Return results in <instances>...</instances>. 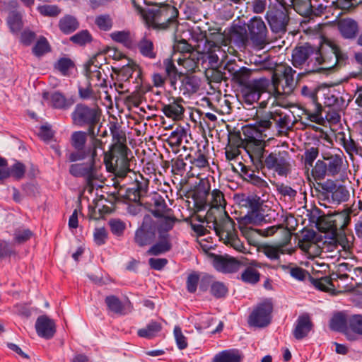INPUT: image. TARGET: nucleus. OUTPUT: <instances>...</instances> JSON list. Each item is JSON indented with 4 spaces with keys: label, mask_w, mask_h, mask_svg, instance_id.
<instances>
[{
    "label": "nucleus",
    "mask_w": 362,
    "mask_h": 362,
    "mask_svg": "<svg viewBox=\"0 0 362 362\" xmlns=\"http://www.w3.org/2000/svg\"><path fill=\"white\" fill-rule=\"evenodd\" d=\"M233 199L240 209L246 210V214L238 220L240 230L243 234L248 225L259 226L263 223L274 222L279 216V214L271 209L268 210V214H264V201L254 192L235 194Z\"/></svg>",
    "instance_id": "obj_1"
},
{
    "label": "nucleus",
    "mask_w": 362,
    "mask_h": 362,
    "mask_svg": "<svg viewBox=\"0 0 362 362\" xmlns=\"http://www.w3.org/2000/svg\"><path fill=\"white\" fill-rule=\"evenodd\" d=\"M267 146H262L250 150V159L260 169H267L279 176L286 177L291 173V156L286 151H269Z\"/></svg>",
    "instance_id": "obj_2"
},
{
    "label": "nucleus",
    "mask_w": 362,
    "mask_h": 362,
    "mask_svg": "<svg viewBox=\"0 0 362 362\" xmlns=\"http://www.w3.org/2000/svg\"><path fill=\"white\" fill-rule=\"evenodd\" d=\"M88 135V129L87 132L75 131L72 132L69 142L74 151L66 154L67 161L74 163L86 159L89 155H92L93 151H94L95 153H98V148L102 147L103 142L95 136H91L92 139L86 145Z\"/></svg>",
    "instance_id": "obj_3"
},
{
    "label": "nucleus",
    "mask_w": 362,
    "mask_h": 362,
    "mask_svg": "<svg viewBox=\"0 0 362 362\" xmlns=\"http://www.w3.org/2000/svg\"><path fill=\"white\" fill-rule=\"evenodd\" d=\"M318 49L316 45L305 42L296 46L292 52L291 63L296 68L303 69L298 76H303L320 72L322 68L319 66V57H317Z\"/></svg>",
    "instance_id": "obj_4"
},
{
    "label": "nucleus",
    "mask_w": 362,
    "mask_h": 362,
    "mask_svg": "<svg viewBox=\"0 0 362 362\" xmlns=\"http://www.w3.org/2000/svg\"><path fill=\"white\" fill-rule=\"evenodd\" d=\"M102 110L97 103L88 105L80 103L76 105L71 114L74 124L78 127H87L89 136H95L96 125L100 122Z\"/></svg>",
    "instance_id": "obj_5"
},
{
    "label": "nucleus",
    "mask_w": 362,
    "mask_h": 362,
    "mask_svg": "<svg viewBox=\"0 0 362 362\" xmlns=\"http://www.w3.org/2000/svg\"><path fill=\"white\" fill-rule=\"evenodd\" d=\"M272 128L269 112L261 117L257 116L253 124L245 126L243 128V134L247 138V148L252 150L259 146H267L264 139L269 136L267 132H273Z\"/></svg>",
    "instance_id": "obj_6"
},
{
    "label": "nucleus",
    "mask_w": 362,
    "mask_h": 362,
    "mask_svg": "<svg viewBox=\"0 0 362 362\" xmlns=\"http://www.w3.org/2000/svg\"><path fill=\"white\" fill-rule=\"evenodd\" d=\"M129 153L132 151L127 145H111L104 158L107 170L115 173L118 177H126L130 172Z\"/></svg>",
    "instance_id": "obj_7"
},
{
    "label": "nucleus",
    "mask_w": 362,
    "mask_h": 362,
    "mask_svg": "<svg viewBox=\"0 0 362 362\" xmlns=\"http://www.w3.org/2000/svg\"><path fill=\"white\" fill-rule=\"evenodd\" d=\"M179 12L172 5L163 4L156 9H148L143 20L148 28L156 30H165L170 25L175 24Z\"/></svg>",
    "instance_id": "obj_8"
},
{
    "label": "nucleus",
    "mask_w": 362,
    "mask_h": 362,
    "mask_svg": "<svg viewBox=\"0 0 362 362\" xmlns=\"http://www.w3.org/2000/svg\"><path fill=\"white\" fill-rule=\"evenodd\" d=\"M98 153L93 151L92 155H89L86 162L76 163L71 164L69 168V173L71 175L76 178H83L86 187L90 189L94 188V182L98 179L96 160Z\"/></svg>",
    "instance_id": "obj_9"
},
{
    "label": "nucleus",
    "mask_w": 362,
    "mask_h": 362,
    "mask_svg": "<svg viewBox=\"0 0 362 362\" xmlns=\"http://www.w3.org/2000/svg\"><path fill=\"white\" fill-rule=\"evenodd\" d=\"M158 223L149 215H146L141 224L134 233V241L139 247L153 244L156 240Z\"/></svg>",
    "instance_id": "obj_10"
},
{
    "label": "nucleus",
    "mask_w": 362,
    "mask_h": 362,
    "mask_svg": "<svg viewBox=\"0 0 362 362\" xmlns=\"http://www.w3.org/2000/svg\"><path fill=\"white\" fill-rule=\"evenodd\" d=\"M274 305L271 298H265L259 303L250 314L247 322L255 327H265L272 321Z\"/></svg>",
    "instance_id": "obj_11"
},
{
    "label": "nucleus",
    "mask_w": 362,
    "mask_h": 362,
    "mask_svg": "<svg viewBox=\"0 0 362 362\" xmlns=\"http://www.w3.org/2000/svg\"><path fill=\"white\" fill-rule=\"evenodd\" d=\"M249 38L252 45L263 49L268 43V30L260 17L252 18L246 24Z\"/></svg>",
    "instance_id": "obj_12"
},
{
    "label": "nucleus",
    "mask_w": 362,
    "mask_h": 362,
    "mask_svg": "<svg viewBox=\"0 0 362 362\" xmlns=\"http://www.w3.org/2000/svg\"><path fill=\"white\" fill-rule=\"evenodd\" d=\"M318 52L319 66L322 69H329L336 66V47L337 43L325 36L321 37L320 43L316 45Z\"/></svg>",
    "instance_id": "obj_13"
},
{
    "label": "nucleus",
    "mask_w": 362,
    "mask_h": 362,
    "mask_svg": "<svg viewBox=\"0 0 362 362\" xmlns=\"http://www.w3.org/2000/svg\"><path fill=\"white\" fill-rule=\"evenodd\" d=\"M317 93L318 89L309 88L307 86H303L301 89L302 95L307 100L308 107L305 111L308 119L313 122L320 124L324 119L322 115V106L318 102Z\"/></svg>",
    "instance_id": "obj_14"
},
{
    "label": "nucleus",
    "mask_w": 362,
    "mask_h": 362,
    "mask_svg": "<svg viewBox=\"0 0 362 362\" xmlns=\"http://www.w3.org/2000/svg\"><path fill=\"white\" fill-rule=\"evenodd\" d=\"M269 83V80L266 78L252 79L249 81L240 89L245 103L252 105L257 102L262 94L267 92Z\"/></svg>",
    "instance_id": "obj_15"
},
{
    "label": "nucleus",
    "mask_w": 362,
    "mask_h": 362,
    "mask_svg": "<svg viewBox=\"0 0 362 362\" xmlns=\"http://www.w3.org/2000/svg\"><path fill=\"white\" fill-rule=\"evenodd\" d=\"M265 17L273 33L282 35L286 32L290 17L289 12L286 8H269Z\"/></svg>",
    "instance_id": "obj_16"
},
{
    "label": "nucleus",
    "mask_w": 362,
    "mask_h": 362,
    "mask_svg": "<svg viewBox=\"0 0 362 362\" xmlns=\"http://www.w3.org/2000/svg\"><path fill=\"white\" fill-rule=\"evenodd\" d=\"M223 69L228 71V78L240 89L252 80V70L246 66H239L235 62H228Z\"/></svg>",
    "instance_id": "obj_17"
},
{
    "label": "nucleus",
    "mask_w": 362,
    "mask_h": 362,
    "mask_svg": "<svg viewBox=\"0 0 362 362\" xmlns=\"http://www.w3.org/2000/svg\"><path fill=\"white\" fill-rule=\"evenodd\" d=\"M135 179L130 187L125 190L124 199L136 203L147 195L150 181L141 174L135 175Z\"/></svg>",
    "instance_id": "obj_18"
},
{
    "label": "nucleus",
    "mask_w": 362,
    "mask_h": 362,
    "mask_svg": "<svg viewBox=\"0 0 362 362\" xmlns=\"http://www.w3.org/2000/svg\"><path fill=\"white\" fill-rule=\"evenodd\" d=\"M42 98L49 107L60 110H67L74 104V100L71 97H66L59 90H45L42 93Z\"/></svg>",
    "instance_id": "obj_19"
},
{
    "label": "nucleus",
    "mask_w": 362,
    "mask_h": 362,
    "mask_svg": "<svg viewBox=\"0 0 362 362\" xmlns=\"http://www.w3.org/2000/svg\"><path fill=\"white\" fill-rule=\"evenodd\" d=\"M168 104L162 103L160 110L168 117L174 121L182 120L184 117L185 109L183 106L184 100L182 98H170Z\"/></svg>",
    "instance_id": "obj_20"
},
{
    "label": "nucleus",
    "mask_w": 362,
    "mask_h": 362,
    "mask_svg": "<svg viewBox=\"0 0 362 362\" xmlns=\"http://www.w3.org/2000/svg\"><path fill=\"white\" fill-rule=\"evenodd\" d=\"M105 303L107 310L118 315H126L132 312L134 306L128 297L122 302L115 295H110L105 297Z\"/></svg>",
    "instance_id": "obj_21"
},
{
    "label": "nucleus",
    "mask_w": 362,
    "mask_h": 362,
    "mask_svg": "<svg viewBox=\"0 0 362 362\" xmlns=\"http://www.w3.org/2000/svg\"><path fill=\"white\" fill-rule=\"evenodd\" d=\"M217 236L221 240H226L233 234H235V222L228 216L226 211L223 214L220 213L219 222L217 227L214 230Z\"/></svg>",
    "instance_id": "obj_22"
},
{
    "label": "nucleus",
    "mask_w": 362,
    "mask_h": 362,
    "mask_svg": "<svg viewBox=\"0 0 362 362\" xmlns=\"http://www.w3.org/2000/svg\"><path fill=\"white\" fill-rule=\"evenodd\" d=\"M35 327L37 335L45 339H52L56 333L54 321L46 315H40L37 318Z\"/></svg>",
    "instance_id": "obj_23"
},
{
    "label": "nucleus",
    "mask_w": 362,
    "mask_h": 362,
    "mask_svg": "<svg viewBox=\"0 0 362 362\" xmlns=\"http://www.w3.org/2000/svg\"><path fill=\"white\" fill-rule=\"evenodd\" d=\"M210 35V37L204 36L205 42L202 52L209 54V58L211 62H217L218 57L216 52L221 50L223 36L220 33H211Z\"/></svg>",
    "instance_id": "obj_24"
},
{
    "label": "nucleus",
    "mask_w": 362,
    "mask_h": 362,
    "mask_svg": "<svg viewBox=\"0 0 362 362\" xmlns=\"http://www.w3.org/2000/svg\"><path fill=\"white\" fill-rule=\"evenodd\" d=\"M270 119L272 124L273 132L277 131L279 134L286 132L292 127L291 115L281 110L269 112Z\"/></svg>",
    "instance_id": "obj_25"
},
{
    "label": "nucleus",
    "mask_w": 362,
    "mask_h": 362,
    "mask_svg": "<svg viewBox=\"0 0 362 362\" xmlns=\"http://www.w3.org/2000/svg\"><path fill=\"white\" fill-rule=\"evenodd\" d=\"M229 38L230 42L239 49L246 48L250 41L247 25L238 24L233 25L229 32Z\"/></svg>",
    "instance_id": "obj_26"
},
{
    "label": "nucleus",
    "mask_w": 362,
    "mask_h": 362,
    "mask_svg": "<svg viewBox=\"0 0 362 362\" xmlns=\"http://www.w3.org/2000/svg\"><path fill=\"white\" fill-rule=\"evenodd\" d=\"M155 65L159 68L163 66V68L165 71V75L169 81L170 86L173 89L176 90L177 80L181 77L182 73L178 71L172 57L164 59L162 63L160 60H159L157 63L155 64Z\"/></svg>",
    "instance_id": "obj_27"
},
{
    "label": "nucleus",
    "mask_w": 362,
    "mask_h": 362,
    "mask_svg": "<svg viewBox=\"0 0 362 362\" xmlns=\"http://www.w3.org/2000/svg\"><path fill=\"white\" fill-rule=\"evenodd\" d=\"M136 50H138L144 58L150 60H154L158 57L157 48L153 40L146 33L139 40H137Z\"/></svg>",
    "instance_id": "obj_28"
},
{
    "label": "nucleus",
    "mask_w": 362,
    "mask_h": 362,
    "mask_svg": "<svg viewBox=\"0 0 362 362\" xmlns=\"http://www.w3.org/2000/svg\"><path fill=\"white\" fill-rule=\"evenodd\" d=\"M180 90L184 95H191L197 93L199 90L201 85V79L196 75L192 74H183L180 78Z\"/></svg>",
    "instance_id": "obj_29"
},
{
    "label": "nucleus",
    "mask_w": 362,
    "mask_h": 362,
    "mask_svg": "<svg viewBox=\"0 0 362 362\" xmlns=\"http://www.w3.org/2000/svg\"><path fill=\"white\" fill-rule=\"evenodd\" d=\"M206 146H203L202 148L198 146L197 150L194 152L192 154H188L185 159L189 162L192 165L190 167V170L188 172V174H191V176H194V174L192 172L193 168H197L199 169H202L206 168L209 165V163L208 160L207 153L205 151Z\"/></svg>",
    "instance_id": "obj_30"
},
{
    "label": "nucleus",
    "mask_w": 362,
    "mask_h": 362,
    "mask_svg": "<svg viewBox=\"0 0 362 362\" xmlns=\"http://www.w3.org/2000/svg\"><path fill=\"white\" fill-rule=\"evenodd\" d=\"M349 315L346 311L336 312L329 321V328L349 336Z\"/></svg>",
    "instance_id": "obj_31"
},
{
    "label": "nucleus",
    "mask_w": 362,
    "mask_h": 362,
    "mask_svg": "<svg viewBox=\"0 0 362 362\" xmlns=\"http://www.w3.org/2000/svg\"><path fill=\"white\" fill-rule=\"evenodd\" d=\"M313 324L308 314L300 315L295 324L293 330V335L297 340H301L306 337L309 332L312 330Z\"/></svg>",
    "instance_id": "obj_32"
},
{
    "label": "nucleus",
    "mask_w": 362,
    "mask_h": 362,
    "mask_svg": "<svg viewBox=\"0 0 362 362\" xmlns=\"http://www.w3.org/2000/svg\"><path fill=\"white\" fill-rule=\"evenodd\" d=\"M239 165L240 166V175L244 181L259 188L268 187L267 182L260 176L257 175L255 170H253L250 167L244 165L241 162L239 163Z\"/></svg>",
    "instance_id": "obj_33"
},
{
    "label": "nucleus",
    "mask_w": 362,
    "mask_h": 362,
    "mask_svg": "<svg viewBox=\"0 0 362 362\" xmlns=\"http://www.w3.org/2000/svg\"><path fill=\"white\" fill-rule=\"evenodd\" d=\"M172 247L170 235L169 234H159L158 241L151 244L146 253L148 255L158 256L169 252Z\"/></svg>",
    "instance_id": "obj_34"
},
{
    "label": "nucleus",
    "mask_w": 362,
    "mask_h": 362,
    "mask_svg": "<svg viewBox=\"0 0 362 362\" xmlns=\"http://www.w3.org/2000/svg\"><path fill=\"white\" fill-rule=\"evenodd\" d=\"M110 37L114 42L122 44L125 48L136 51L137 40L135 35L129 30L115 31L110 34Z\"/></svg>",
    "instance_id": "obj_35"
},
{
    "label": "nucleus",
    "mask_w": 362,
    "mask_h": 362,
    "mask_svg": "<svg viewBox=\"0 0 362 362\" xmlns=\"http://www.w3.org/2000/svg\"><path fill=\"white\" fill-rule=\"evenodd\" d=\"M214 267L223 273H234L238 270L240 262L233 257L218 255L214 259Z\"/></svg>",
    "instance_id": "obj_36"
},
{
    "label": "nucleus",
    "mask_w": 362,
    "mask_h": 362,
    "mask_svg": "<svg viewBox=\"0 0 362 362\" xmlns=\"http://www.w3.org/2000/svg\"><path fill=\"white\" fill-rule=\"evenodd\" d=\"M60 32L66 35H71L80 27L77 18L71 14H65L59 18L57 25Z\"/></svg>",
    "instance_id": "obj_37"
},
{
    "label": "nucleus",
    "mask_w": 362,
    "mask_h": 362,
    "mask_svg": "<svg viewBox=\"0 0 362 362\" xmlns=\"http://www.w3.org/2000/svg\"><path fill=\"white\" fill-rule=\"evenodd\" d=\"M337 27L341 36L345 39L355 38L358 32V23L351 18L340 20Z\"/></svg>",
    "instance_id": "obj_38"
},
{
    "label": "nucleus",
    "mask_w": 362,
    "mask_h": 362,
    "mask_svg": "<svg viewBox=\"0 0 362 362\" xmlns=\"http://www.w3.org/2000/svg\"><path fill=\"white\" fill-rule=\"evenodd\" d=\"M336 141L343 146L345 151L350 156L353 153H358L360 147L358 144L351 138V134H346L344 132H338L336 134Z\"/></svg>",
    "instance_id": "obj_39"
},
{
    "label": "nucleus",
    "mask_w": 362,
    "mask_h": 362,
    "mask_svg": "<svg viewBox=\"0 0 362 362\" xmlns=\"http://www.w3.org/2000/svg\"><path fill=\"white\" fill-rule=\"evenodd\" d=\"M6 24L12 34L18 35L24 26L23 14L16 10L9 11L6 18Z\"/></svg>",
    "instance_id": "obj_40"
},
{
    "label": "nucleus",
    "mask_w": 362,
    "mask_h": 362,
    "mask_svg": "<svg viewBox=\"0 0 362 362\" xmlns=\"http://www.w3.org/2000/svg\"><path fill=\"white\" fill-rule=\"evenodd\" d=\"M210 192V183L208 180H201L194 187L192 198L196 204L205 205L207 204V197Z\"/></svg>",
    "instance_id": "obj_41"
},
{
    "label": "nucleus",
    "mask_w": 362,
    "mask_h": 362,
    "mask_svg": "<svg viewBox=\"0 0 362 362\" xmlns=\"http://www.w3.org/2000/svg\"><path fill=\"white\" fill-rule=\"evenodd\" d=\"M153 209L151 214L156 218H161L166 214H172L173 212L171 208L167 205L165 199L159 194H156L152 198Z\"/></svg>",
    "instance_id": "obj_42"
},
{
    "label": "nucleus",
    "mask_w": 362,
    "mask_h": 362,
    "mask_svg": "<svg viewBox=\"0 0 362 362\" xmlns=\"http://www.w3.org/2000/svg\"><path fill=\"white\" fill-rule=\"evenodd\" d=\"M109 129L112 141L111 145H127L126 133L117 122H110Z\"/></svg>",
    "instance_id": "obj_43"
},
{
    "label": "nucleus",
    "mask_w": 362,
    "mask_h": 362,
    "mask_svg": "<svg viewBox=\"0 0 362 362\" xmlns=\"http://www.w3.org/2000/svg\"><path fill=\"white\" fill-rule=\"evenodd\" d=\"M242 358L238 350L227 349L216 354L212 362H241Z\"/></svg>",
    "instance_id": "obj_44"
},
{
    "label": "nucleus",
    "mask_w": 362,
    "mask_h": 362,
    "mask_svg": "<svg viewBox=\"0 0 362 362\" xmlns=\"http://www.w3.org/2000/svg\"><path fill=\"white\" fill-rule=\"evenodd\" d=\"M296 73V71L289 66L284 67L282 76L284 83L282 85V89L284 93L288 94L293 91L296 86L294 80Z\"/></svg>",
    "instance_id": "obj_45"
},
{
    "label": "nucleus",
    "mask_w": 362,
    "mask_h": 362,
    "mask_svg": "<svg viewBox=\"0 0 362 362\" xmlns=\"http://www.w3.org/2000/svg\"><path fill=\"white\" fill-rule=\"evenodd\" d=\"M161 329L162 325L160 323L156 321H151L145 328L139 329L137 334L140 337L150 339L155 337Z\"/></svg>",
    "instance_id": "obj_46"
},
{
    "label": "nucleus",
    "mask_w": 362,
    "mask_h": 362,
    "mask_svg": "<svg viewBox=\"0 0 362 362\" xmlns=\"http://www.w3.org/2000/svg\"><path fill=\"white\" fill-rule=\"evenodd\" d=\"M326 160H327V175L333 177L337 175L340 173L343 164L341 156L335 154L328 157Z\"/></svg>",
    "instance_id": "obj_47"
},
{
    "label": "nucleus",
    "mask_w": 362,
    "mask_h": 362,
    "mask_svg": "<svg viewBox=\"0 0 362 362\" xmlns=\"http://www.w3.org/2000/svg\"><path fill=\"white\" fill-rule=\"evenodd\" d=\"M293 8L302 16H309L313 13L311 0H289Z\"/></svg>",
    "instance_id": "obj_48"
},
{
    "label": "nucleus",
    "mask_w": 362,
    "mask_h": 362,
    "mask_svg": "<svg viewBox=\"0 0 362 362\" xmlns=\"http://www.w3.org/2000/svg\"><path fill=\"white\" fill-rule=\"evenodd\" d=\"M246 136H244V138L243 139L241 136V133L238 132H230L228 135V146L236 147V148H244L247 153H248L249 156L250 157V155H252V153L250 151V149L247 148V142L246 141Z\"/></svg>",
    "instance_id": "obj_49"
},
{
    "label": "nucleus",
    "mask_w": 362,
    "mask_h": 362,
    "mask_svg": "<svg viewBox=\"0 0 362 362\" xmlns=\"http://www.w3.org/2000/svg\"><path fill=\"white\" fill-rule=\"evenodd\" d=\"M160 218H163L158 224L157 233L159 234H169L168 232L171 230L176 221H177V218L174 216L173 212L172 214H166L164 216H162Z\"/></svg>",
    "instance_id": "obj_50"
},
{
    "label": "nucleus",
    "mask_w": 362,
    "mask_h": 362,
    "mask_svg": "<svg viewBox=\"0 0 362 362\" xmlns=\"http://www.w3.org/2000/svg\"><path fill=\"white\" fill-rule=\"evenodd\" d=\"M133 78V83H135V88L136 90H141L143 93H146L151 90V85L144 80L143 71L138 65L136 66Z\"/></svg>",
    "instance_id": "obj_51"
},
{
    "label": "nucleus",
    "mask_w": 362,
    "mask_h": 362,
    "mask_svg": "<svg viewBox=\"0 0 362 362\" xmlns=\"http://www.w3.org/2000/svg\"><path fill=\"white\" fill-rule=\"evenodd\" d=\"M26 167L25 164L20 161H16L10 168L7 165L5 172L8 173L7 178L12 177L15 180H22L25 174Z\"/></svg>",
    "instance_id": "obj_52"
},
{
    "label": "nucleus",
    "mask_w": 362,
    "mask_h": 362,
    "mask_svg": "<svg viewBox=\"0 0 362 362\" xmlns=\"http://www.w3.org/2000/svg\"><path fill=\"white\" fill-rule=\"evenodd\" d=\"M69 40L76 45L85 47L88 44H90L93 38L88 30H82L71 36Z\"/></svg>",
    "instance_id": "obj_53"
},
{
    "label": "nucleus",
    "mask_w": 362,
    "mask_h": 362,
    "mask_svg": "<svg viewBox=\"0 0 362 362\" xmlns=\"http://www.w3.org/2000/svg\"><path fill=\"white\" fill-rule=\"evenodd\" d=\"M186 136V130L183 127H178L170 133L167 142L172 148H177L182 144L183 138Z\"/></svg>",
    "instance_id": "obj_54"
},
{
    "label": "nucleus",
    "mask_w": 362,
    "mask_h": 362,
    "mask_svg": "<svg viewBox=\"0 0 362 362\" xmlns=\"http://www.w3.org/2000/svg\"><path fill=\"white\" fill-rule=\"evenodd\" d=\"M211 200L209 204L210 207L217 210H220V209H221V211H224L226 206V201L223 193L220 189H215L211 192Z\"/></svg>",
    "instance_id": "obj_55"
},
{
    "label": "nucleus",
    "mask_w": 362,
    "mask_h": 362,
    "mask_svg": "<svg viewBox=\"0 0 362 362\" xmlns=\"http://www.w3.org/2000/svg\"><path fill=\"white\" fill-rule=\"evenodd\" d=\"M253 64L257 66V69L259 71H273L276 66V63L274 62L272 58L269 55L257 57L254 59Z\"/></svg>",
    "instance_id": "obj_56"
},
{
    "label": "nucleus",
    "mask_w": 362,
    "mask_h": 362,
    "mask_svg": "<svg viewBox=\"0 0 362 362\" xmlns=\"http://www.w3.org/2000/svg\"><path fill=\"white\" fill-rule=\"evenodd\" d=\"M55 69L58 70L63 76H69V70L75 67L73 60L68 57H61L54 64Z\"/></svg>",
    "instance_id": "obj_57"
},
{
    "label": "nucleus",
    "mask_w": 362,
    "mask_h": 362,
    "mask_svg": "<svg viewBox=\"0 0 362 362\" xmlns=\"http://www.w3.org/2000/svg\"><path fill=\"white\" fill-rule=\"evenodd\" d=\"M107 224L111 233L116 237H122L127 228L125 222L119 218H110Z\"/></svg>",
    "instance_id": "obj_58"
},
{
    "label": "nucleus",
    "mask_w": 362,
    "mask_h": 362,
    "mask_svg": "<svg viewBox=\"0 0 362 362\" xmlns=\"http://www.w3.org/2000/svg\"><path fill=\"white\" fill-rule=\"evenodd\" d=\"M209 293L216 299L224 298L228 293V288L223 282L214 281Z\"/></svg>",
    "instance_id": "obj_59"
},
{
    "label": "nucleus",
    "mask_w": 362,
    "mask_h": 362,
    "mask_svg": "<svg viewBox=\"0 0 362 362\" xmlns=\"http://www.w3.org/2000/svg\"><path fill=\"white\" fill-rule=\"evenodd\" d=\"M37 11L41 16L51 18L57 17L62 13V9L55 4L39 5Z\"/></svg>",
    "instance_id": "obj_60"
},
{
    "label": "nucleus",
    "mask_w": 362,
    "mask_h": 362,
    "mask_svg": "<svg viewBox=\"0 0 362 362\" xmlns=\"http://www.w3.org/2000/svg\"><path fill=\"white\" fill-rule=\"evenodd\" d=\"M260 279L259 272L252 267H247L241 274L240 279L247 284H255Z\"/></svg>",
    "instance_id": "obj_61"
},
{
    "label": "nucleus",
    "mask_w": 362,
    "mask_h": 362,
    "mask_svg": "<svg viewBox=\"0 0 362 362\" xmlns=\"http://www.w3.org/2000/svg\"><path fill=\"white\" fill-rule=\"evenodd\" d=\"M33 53L36 57H42L51 51V47L45 37H40L32 49Z\"/></svg>",
    "instance_id": "obj_62"
},
{
    "label": "nucleus",
    "mask_w": 362,
    "mask_h": 362,
    "mask_svg": "<svg viewBox=\"0 0 362 362\" xmlns=\"http://www.w3.org/2000/svg\"><path fill=\"white\" fill-rule=\"evenodd\" d=\"M351 333L362 335V315H349V335Z\"/></svg>",
    "instance_id": "obj_63"
},
{
    "label": "nucleus",
    "mask_w": 362,
    "mask_h": 362,
    "mask_svg": "<svg viewBox=\"0 0 362 362\" xmlns=\"http://www.w3.org/2000/svg\"><path fill=\"white\" fill-rule=\"evenodd\" d=\"M311 174L315 180H321L327 175V163L318 160L311 170Z\"/></svg>",
    "instance_id": "obj_64"
}]
</instances>
